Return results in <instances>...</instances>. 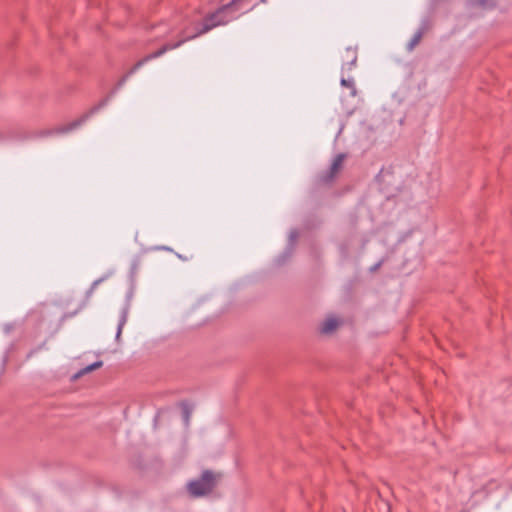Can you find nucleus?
<instances>
[{"label":"nucleus","mask_w":512,"mask_h":512,"mask_svg":"<svg viewBox=\"0 0 512 512\" xmlns=\"http://www.w3.org/2000/svg\"><path fill=\"white\" fill-rule=\"evenodd\" d=\"M180 43H166L162 47H160L158 50L146 55L139 61H137L126 74H124L116 83L115 87L109 92V94L103 98L101 101H99L98 104L94 105L92 108H90L86 113H84L81 117L78 119L66 124L62 125L60 127H57L53 130H45L42 132V136H49L53 134H64L69 133L78 127H80L82 124H84L92 115L97 113L99 110L104 108L108 102L111 100V98L120 90L128 78L133 75L137 70H139L143 65H145L147 62L156 59L158 57H161L166 52L178 48V45Z\"/></svg>","instance_id":"f257e3e1"},{"label":"nucleus","mask_w":512,"mask_h":512,"mask_svg":"<svg viewBox=\"0 0 512 512\" xmlns=\"http://www.w3.org/2000/svg\"><path fill=\"white\" fill-rule=\"evenodd\" d=\"M245 0H231L229 3L222 5L219 7L216 11L213 13H210L206 15L202 21V23L196 24L195 27V33L192 35H186L176 43H180L178 47L183 45L185 42L194 39L198 36H201L213 28L220 26V25H226L230 21L236 19L238 16L234 13L236 12L240 5Z\"/></svg>","instance_id":"f03ea898"},{"label":"nucleus","mask_w":512,"mask_h":512,"mask_svg":"<svg viewBox=\"0 0 512 512\" xmlns=\"http://www.w3.org/2000/svg\"><path fill=\"white\" fill-rule=\"evenodd\" d=\"M221 477V473H215L208 469L204 470L198 479L187 484V490L194 498L206 496L215 489Z\"/></svg>","instance_id":"7ed1b4c3"},{"label":"nucleus","mask_w":512,"mask_h":512,"mask_svg":"<svg viewBox=\"0 0 512 512\" xmlns=\"http://www.w3.org/2000/svg\"><path fill=\"white\" fill-rule=\"evenodd\" d=\"M346 155L339 153L333 159V162L328 170L319 173L316 177V183L318 185H330L336 178L338 172L342 168L343 161Z\"/></svg>","instance_id":"20e7f679"},{"label":"nucleus","mask_w":512,"mask_h":512,"mask_svg":"<svg viewBox=\"0 0 512 512\" xmlns=\"http://www.w3.org/2000/svg\"><path fill=\"white\" fill-rule=\"evenodd\" d=\"M376 181L387 198L394 196L398 191V185H394L395 177L390 169H381L376 176Z\"/></svg>","instance_id":"39448f33"},{"label":"nucleus","mask_w":512,"mask_h":512,"mask_svg":"<svg viewBox=\"0 0 512 512\" xmlns=\"http://www.w3.org/2000/svg\"><path fill=\"white\" fill-rule=\"evenodd\" d=\"M298 238V231L292 230L289 235V243L284 252L275 259L277 266L284 265L293 255L295 250L296 240Z\"/></svg>","instance_id":"423d86ee"},{"label":"nucleus","mask_w":512,"mask_h":512,"mask_svg":"<svg viewBox=\"0 0 512 512\" xmlns=\"http://www.w3.org/2000/svg\"><path fill=\"white\" fill-rule=\"evenodd\" d=\"M339 325L340 322L337 318L328 317L321 323L319 327V332L323 335L332 334L339 327Z\"/></svg>","instance_id":"0eeeda50"},{"label":"nucleus","mask_w":512,"mask_h":512,"mask_svg":"<svg viewBox=\"0 0 512 512\" xmlns=\"http://www.w3.org/2000/svg\"><path fill=\"white\" fill-rule=\"evenodd\" d=\"M129 310H130V304L127 302L121 309L120 318H119V322L117 325V332H116V336H115L116 341H119V339L121 337L123 327L125 326L127 319H128Z\"/></svg>","instance_id":"6e6552de"},{"label":"nucleus","mask_w":512,"mask_h":512,"mask_svg":"<svg viewBox=\"0 0 512 512\" xmlns=\"http://www.w3.org/2000/svg\"><path fill=\"white\" fill-rule=\"evenodd\" d=\"M347 61L342 64V70L351 71L357 63V52L355 49L348 47L346 49Z\"/></svg>","instance_id":"1a4fd4ad"},{"label":"nucleus","mask_w":512,"mask_h":512,"mask_svg":"<svg viewBox=\"0 0 512 512\" xmlns=\"http://www.w3.org/2000/svg\"><path fill=\"white\" fill-rule=\"evenodd\" d=\"M497 0H469L470 7H479L482 9H492L496 6Z\"/></svg>","instance_id":"9d476101"},{"label":"nucleus","mask_w":512,"mask_h":512,"mask_svg":"<svg viewBox=\"0 0 512 512\" xmlns=\"http://www.w3.org/2000/svg\"><path fill=\"white\" fill-rule=\"evenodd\" d=\"M103 366V361L99 360V361H96L90 365H87L86 367L80 369L74 376H73V379H78L80 378L81 376L87 374V373H90L100 367Z\"/></svg>","instance_id":"9b49d317"},{"label":"nucleus","mask_w":512,"mask_h":512,"mask_svg":"<svg viewBox=\"0 0 512 512\" xmlns=\"http://www.w3.org/2000/svg\"><path fill=\"white\" fill-rule=\"evenodd\" d=\"M180 407L182 409V416H183L184 423L186 426H188L189 422H190V417L192 414L193 407L190 406L189 403H187L186 401H182L180 403Z\"/></svg>","instance_id":"f8f14e48"},{"label":"nucleus","mask_w":512,"mask_h":512,"mask_svg":"<svg viewBox=\"0 0 512 512\" xmlns=\"http://www.w3.org/2000/svg\"><path fill=\"white\" fill-rule=\"evenodd\" d=\"M422 38L423 35H421V32H415L410 41L407 43L406 50L408 52H412L415 49V47L420 43Z\"/></svg>","instance_id":"ddd939ff"},{"label":"nucleus","mask_w":512,"mask_h":512,"mask_svg":"<svg viewBox=\"0 0 512 512\" xmlns=\"http://www.w3.org/2000/svg\"><path fill=\"white\" fill-rule=\"evenodd\" d=\"M432 27V22L428 17H425L421 20L420 26L416 32H421V35L424 36L426 32H428Z\"/></svg>","instance_id":"4468645a"},{"label":"nucleus","mask_w":512,"mask_h":512,"mask_svg":"<svg viewBox=\"0 0 512 512\" xmlns=\"http://www.w3.org/2000/svg\"><path fill=\"white\" fill-rule=\"evenodd\" d=\"M109 277V274L102 276L95 281L92 282L90 288L86 292V297L89 298L93 294L94 290L98 287L99 284H101L103 281H105Z\"/></svg>","instance_id":"2eb2a0df"},{"label":"nucleus","mask_w":512,"mask_h":512,"mask_svg":"<svg viewBox=\"0 0 512 512\" xmlns=\"http://www.w3.org/2000/svg\"><path fill=\"white\" fill-rule=\"evenodd\" d=\"M109 277V274L102 276L95 281L92 282L90 288L86 292V297L89 298L93 294L94 290L98 287L99 284H101L103 281H105Z\"/></svg>","instance_id":"dca6fc26"},{"label":"nucleus","mask_w":512,"mask_h":512,"mask_svg":"<svg viewBox=\"0 0 512 512\" xmlns=\"http://www.w3.org/2000/svg\"><path fill=\"white\" fill-rule=\"evenodd\" d=\"M340 84L343 87L349 88L352 90V95L354 96L356 94V88L353 78H344L342 77L340 80Z\"/></svg>","instance_id":"f3484780"},{"label":"nucleus","mask_w":512,"mask_h":512,"mask_svg":"<svg viewBox=\"0 0 512 512\" xmlns=\"http://www.w3.org/2000/svg\"><path fill=\"white\" fill-rule=\"evenodd\" d=\"M45 345H46V342H43V343H41L39 346H37L36 348L31 349V350L29 351V353L27 354V358H28V359H29V358H31L35 353H37L38 351H40L41 349H43V348L45 347Z\"/></svg>","instance_id":"a211bd4d"},{"label":"nucleus","mask_w":512,"mask_h":512,"mask_svg":"<svg viewBox=\"0 0 512 512\" xmlns=\"http://www.w3.org/2000/svg\"><path fill=\"white\" fill-rule=\"evenodd\" d=\"M384 263V260H380L377 263H375L373 266L370 267V272H376Z\"/></svg>","instance_id":"6ab92c4d"},{"label":"nucleus","mask_w":512,"mask_h":512,"mask_svg":"<svg viewBox=\"0 0 512 512\" xmlns=\"http://www.w3.org/2000/svg\"><path fill=\"white\" fill-rule=\"evenodd\" d=\"M153 250H163V251H169V252H173V249L168 247V246H156V247H153L152 248Z\"/></svg>","instance_id":"aec40b11"},{"label":"nucleus","mask_w":512,"mask_h":512,"mask_svg":"<svg viewBox=\"0 0 512 512\" xmlns=\"http://www.w3.org/2000/svg\"><path fill=\"white\" fill-rule=\"evenodd\" d=\"M175 255L177 256L178 259L182 260V261H189L192 259V256H185V255H182V254H179V253H175Z\"/></svg>","instance_id":"412c9836"},{"label":"nucleus","mask_w":512,"mask_h":512,"mask_svg":"<svg viewBox=\"0 0 512 512\" xmlns=\"http://www.w3.org/2000/svg\"><path fill=\"white\" fill-rule=\"evenodd\" d=\"M261 2H265L266 0H260Z\"/></svg>","instance_id":"4be33fe9"}]
</instances>
